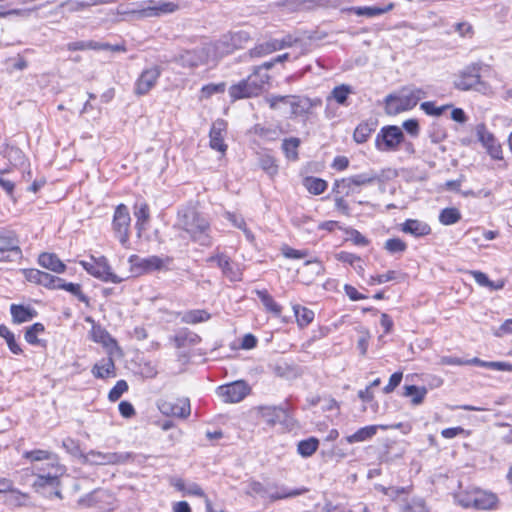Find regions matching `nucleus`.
I'll return each mask as SVG.
<instances>
[{
	"mask_svg": "<svg viewBox=\"0 0 512 512\" xmlns=\"http://www.w3.org/2000/svg\"><path fill=\"white\" fill-rule=\"evenodd\" d=\"M175 227L185 231L194 243L204 247L213 244L210 220L194 207H185L178 211Z\"/></svg>",
	"mask_w": 512,
	"mask_h": 512,
	"instance_id": "f257e3e1",
	"label": "nucleus"
},
{
	"mask_svg": "<svg viewBox=\"0 0 512 512\" xmlns=\"http://www.w3.org/2000/svg\"><path fill=\"white\" fill-rule=\"evenodd\" d=\"M426 97V92L417 87H404L396 94H389L385 99V110L389 115L414 108Z\"/></svg>",
	"mask_w": 512,
	"mask_h": 512,
	"instance_id": "f03ea898",
	"label": "nucleus"
},
{
	"mask_svg": "<svg viewBox=\"0 0 512 512\" xmlns=\"http://www.w3.org/2000/svg\"><path fill=\"white\" fill-rule=\"evenodd\" d=\"M265 102L272 110H279L280 103H285L290 108V117H298L311 112L312 108L321 104L320 99H310L308 97L296 95H269L265 97Z\"/></svg>",
	"mask_w": 512,
	"mask_h": 512,
	"instance_id": "7ed1b4c3",
	"label": "nucleus"
},
{
	"mask_svg": "<svg viewBox=\"0 0 512 512\" xmlns=\"http://www.w3.org/2000/svg\"><path fill=\"white\" fill-rule=\"evenodd\" d=\"M182 67L196 68L201 65L217 62L218 59L214 52L211 42L204 43L192 50H185L174 56L173 60Z\"/></svg>",
	"mask_w": 512,
	"mask_h": 512,
	"instance_id": "20e7f679",
	"label": "nucleus"
},
{
	"mask_svg": "<svg viewBox=\"0 0 512 512\" xmlns=\"http://www.w3.org/2000/svg\"><path fill=\"white\" fill-rule=\"evenodd\" d=\"M252 40L251 34L246 30L229 31L218 40L211 42L217 59L243 49Z\"/></svg>",
	"mask_w": 512,
	"mask_h": 512,
	"instance_id": "39448f33",
	"label": "nucleus"
},
{
	"mask_svg": "<svg viewBox=\"0 0 512 512\" xmlns=\"http://www.w3.org/2000/svg\"><path fill=\"white\" fill-rule=\"evenodd\" d=\"M178 9V5L170 1L147 0L140 3L139 8L131 10L128 13L136 15L138 18L159 17L164 14L173 13Z\"/></svg>",
	"mask_w": 512,
	"mask_h": 512,
	"instance_id": "423d86ee",
	"label": "nucleus"
},
{
	"mask_svg": "<svg viewBox=\"0 0 512 512\" xmlns=\"http://www.w3.org/2000/svg\"><path fill=\"white\" fill-rule=\"evenodd\" d=\"M404 140L402 130L397 126H385L375 138V147L381 152L396 151Z\"/></svg>",
	"mask_w": 512,
	"mask_h": 512,
	"instance_id": "0eeeda50",
	"label": "nucleus"
},
{
	"mask_svg": "<svg viewBox=\"0 0 512 512\" xmlns=\"http://www.w3.org/2000/svg\"><path fill=\"white\" fill-rule=\"evenodd\" d=\"M80 265L92 276L112 283H120L122 278L111 271L107 259L102 256L98 259L91 256L90 261H80Z\"/></svg>",
	"mask_w": 512,
	"mask_h": 512,
	"instance_id": "6e6552de",
	"label": "nucleus"
},
{
	"mask_svg": "<svg viewBox=\"0 0 512 512\" xmlns=\"http://www.w3.org/2000/svg\"><path fill=\"white\" fill-rule=\"evenodd\" d=\"M130 457L131 455L129 453H103L95 450L80 453L81 462L90 465H116L127 462Z\"/></svg>",
	"mask_w": 512,
	"mask_h": 512,
	"instance_id": "1a4fd4ad",
	"label": "nucleus"
},
{
	"mask_svg": "<svg viewBox=\"0 0 512 512\" xmlns=\"http://www.w3.org/2000/svg\"><path fill=\"white\" fill-rule=\"evenodd\" d=\"M481 68L482 65L480 63H472L465 67L454 81L455 87L462 91L471 89L478 90V85L482 84L480 75Z\"/></svg>",
	"mask_w": 512,
	"mask_h": 512,
	"instance_id": "9d476101",
	"label": "nucleus"
},
{
	"mask_svg": "<svg viewBox=\"0 0 512 512\" xmlns=\"http://www.w3.org/2000/svg\"><path fill=\"white\" fill-rule=\"evenodd\" d=\"M207 262L216 263V265L221 269L223 276L230 281L236 282L242 280L243 272L240 265L233 262L224 253H215L214 255L207 258Z\"/></svg>",
	"mask_w": 512,
	"mask_h": 512,
	"instance_id": "9b49d317",
	"label": "nucleus"
},
{
	"mask_svg": "<svg viewBox=\"0 0 512 512\" xmlns=\"http://www.w3.org/2000/svg\"><path fill=\"white\" fill-rule=\"evenodd\" d=\"M130 221L128 208L124 204L118 205L114 213L113 229L122 245H126L129 241Z\"/></svg>",
	"mask_w": 512,
	"mask_h": 512,
	"instance_id": "f8f14e48",
	"label": "nucleus"
},
{
	"mask_svg": "<svg viewBox=\"0 0 512 512\" xmlns=\"http://www.w3.org/2000/svg\"><path fill=\"white\" fill-rule=\"evenodd\" d=\"M250 389L244 381H235L217 388V395L226 403H237L243 400Z\"/></svg>",
	"mask_w": 512,
	"mask_h": 512,
	"instance_id": "ddd939ff",
	"label": "nucleus"
},
{
	"mask_svg": "<svg viewBox=\"0 0 512 512\" xmlns=\"http://www.w3.org/2000/svg\"><path fill=\"white\" fill-rule=\"evenodd\" d=\"M158 409L167 416L186 418L190 415V402L187 398L176 399L175 401L160 400Z\"/></svg>",
	"mask_w": 512,
	"mask_h": 512,
	"instance_id": "4468645a",
	"label": "nucleus"
},
{
	"mask_svg": "<svg viewBox=\"0 0 512 512\" xmlns=\"http://www.w3.org/2000/svg\"><path fill=\"white\" fill-rule=\"evenodd\" d=\"M255 77H247L229 88L231 101L250 98L259 94L260 85L254 82Z\"/></svg>",
	"mask_w": 512,
	"mask_h": 512,
	"instance_id": "2eb2a0df",
	"label": "nucleus"
},
{
	"mask_svg": "<svg viewBox=\"0 0 512 512\" xmlns=\"http://www.w3.org/2000/svg\"><path fill=\"white\" fill-rule=\"evenodd\" d=\"M161 75V68L159 66H152L145 69L135 83V94L142 96L147 94L157 83Z\"/></svg>",
	"mask_w": 512,
	"mask_h": 512,
	"instance_id": "dca6fc26",
	"label": "nucleus"
},
{
	"mask_svg": "<svg viewBox=\"0 0 512 512\" xmlns=\"http://www.w3.org/2000/svg\"><path fill=\"white\" fill-rule=\"evenodd\" d=\"M130 263L135 266L141 268L145 272L158 271L165 268L172 262L171 257L161 258L159 256L153 255L147 258H139L137 255L130 256Z\"/></svg>",
	"mask_w": 512,
	"mask_h": 512,
	"instance_id": "f3484780",
	"label": "nucleus"
},
{
	"mask_svg": "<svg viewBox=\"0 0 512 512\" xmlns=\"http://www.w3.org/2000/svg\"><path fill=\"white\" fill-rule=\"evenodd\" d=\"M226 130V123L223 120H217L212 124L210 129V147L221 153H225L227 145L224 143V132Z\"/></svg>",
	"mask_w": 512,
	"mask_h": 512,
	"instance_id": "a211bd4d",
	"label": "nucleus"
},
{
	"mask_svg": "<svg viewBox=\"0 0 512 512\" xmlns=\"http://www.w3.org/2000/svg\"><path fill=\"white\" fill-rule=\"evenodd\" d=\"M478 137L482 145L486 148L489 155L495 160H501L502 149L494 135L485 129L478 130Z\"/></svg>",
	"mask_w": 512,
	"mask_h": 512,
	"instance_id": "6ab92c4d",
	"label": "nucleus"
},
{
	"mask_svg": "<svg viewBox=\"0 0 512 512\" xmlns=\"http://www.w3.org/2000/svg\"><path fill=\"white\" fill-rule=\"evenodd\" d=\"M0 154L14 166H21L25 162V155L21 149L6 141H0Z\"/></svg>",
	"mask_w": 512,
	"mask_h": 512,
	"instance_id": "aec40b11",
	"label": "nucleus"
},
{
	"mask_svg": "<svg viewBox=\"0 0 512 512\" xmlns=\"http://www.w3.org/2000/svg\"><path fill=\"white\" fill-rule=\"evenodd\" d=\"M287 45H289V43L285 42L284 40L272 39L265 43L256 45L249 51V54L251 57H261L274 51L283 49Z\"/></svg>",
	"mask_w": 512,
	"mask_h": 512,
	"instance_id": "412c9836",
	"label": "nucleus"
},
{
	"mask_svg": "<svg viewBox=\"0 0 512 512\" xmlns=\"http://www.w3.org/2000/svg\"><path fill=\"white\" fill-rule=\"evenodd\" d=\"M86 321L92 323L90 335L94 342L100 343L106 348H111L116 345V341L111 337V335L100 325L95 324L91 317H87Z\"/></svg>",
	"mask_w": 512,
	"mask_h": 512,
	"instance_id": "4be33fe9",
	"label": "nucleus"
},
{
	"mask_svg": "<svg viewBox=\"0 0 512 512\" xmlns=\"http://www.w3.org/2000/svg\"><path fill=\"white\" fill-rule=\"evenodd\" d=\"M271 490L268 494V498L270 501H277L287 498H293L300 495H303L308 492V489L305 487L296 488V489H287L285 487H277L276 485H270Z\"/></svg>",
	"mask_w": 512,
	"mask_h": 512,
	"instance_id": "5701e85b",
	"label": "nucleus"
},
{
	"mask_svg": "<svg viewBox=\"0 0 512 512\" xmlns=\"http://www.w3.org/2000/svg\"><path fill=\"white\" fill-rule=\"evenodd\" d=\"M386 430L388 426L385 425H370L365 426L358 429L354 434L349 435L345 438L346 442L349 444L356 442H364L371 439L374 435H376L378 429Z\"/></svg>",
	"mask_w": 512,
	"mask_h": 512,
	"instance_id": "b1692460",
	"label": "nucleus"
},
{
	"mask_svg": "<svg viewBox=\"0 0 512 512\" xmlns=\"http://www.w3.org/2000/svg\"><path fill=\"white\" fill-rule=\"evenodd\" d=\"M402 231L415 237H423L431 233V228L426 222L408 219L402 224Z\"/></svg>",
	"mask_w": 512,
	"mask_h": 512,
	"instance_id": "393cba45",
	"label": "nucleus"
},
{
	"mask_svg": "<svg viewBox=\"0 0 512 512\" xmlns=\"http://www.w3.org/2000/svg\"><path fill=\"white\" fill-rule=\"evenodd\" d=\"M38 263L45 269L51 270L55 273H63L66 265L54 253H42L39 255Z\"/></svg>",
	"mask_w": 512,
	"mask_h": 512,
	"instance_id": "a878e982",
	"label": "nucleus"
},
{
	"mask_svg": "<svg viewBox=\"0 0 512 512\" xmlns=\"http://www.w3.org/2000/svg\"><path fill=\"white\" fill-rule=\"evenodd\" d=\"M473 502L474 508L476 509H492L497 502V497L493 493H488L482 490H474Z\"/></svg>",
	"mask_w": 512,
	"mask_h": 512,
	"instance_id": "bb28decb",
	"label": "nucleus"
},
{
	"mask_svg": "<svg viewBox=\"0 0 512 512\" xmlns=\"http://www.w3.org/2000/svg\"><path fill=\"white\" fill-rule=\"evenodd\" d=\"M10 312L13 321L18 324L28 322L37 315L34 309L16 304L11 305Z\"/></svg>",
	"mask_w": 512,
	"mask_h": 512,
	"instance_id": "cd10ccee",
	"label": "nucleus"
},
{
	"mask_svg": "<svg viewBox=\"0 0 512 512\" xmlns=\"http://www.w3.org/2000/svg\"><path fill=\"white\" fill-rule=\"evenodd\" d=\"M353 88L350 85L347 84H341L338 86H335L330 95L327 97V100H334L336 103L342 106H348V98L349 95L353 94Z\"/></svg>",
	"mask_w": 512,
	"mask_h": 512,
	"instance_id": "c85d7f7f",
	"label": "nucleus"
},
{
	"mask_svg": "<svg viewBox=\"0 0 512 512\" xmlns=\"http://www.w3.org/2000/svg\"><path fill=\"white\" fill-rule=\"evenodd\" d=\"M261 412L265 422L270 426L284 421L287 417L286 410L281 407H263Z\"/></svg>",
	"mask_w": 512,
	"mask_h": 512,
	"instance_id": "c756f323",
	"label": "nucleus"
},
{
	"mask_svg": "<svg viewBox=\"0 0 512 512\" xmlns=\"http://www.w3.org/2000/svg\"><path fill=\"white\" fill-rule=\"evenodd\" d=\"M115 364L111 357L104 358L96 363L92 368V374L96 378L104 379L109 376H114Z\"/></svg>",
	"mask_w": 512,
	"mask_h": 512,
	"instance_id": "7c9ffc66",
	"label": "nucleus"
},
{
	"mask_svg": "<svg viewBox=\"0 0 512 512\" xmlns=\"http://www.w3.org/2000/svg\"><path fill=\"white\" fill-rule=\"evenodd\" d=\"M332 192L336 195L349 196L355 192H359V189L354 184L351 176L335 180L332 187Z\"/></svg>",
	"mask_w": 512,
	"mask_h": 512,
	"instance_id": "2f4dec72",
	"label": "nucleus"
},
{
	"mask_svg": "<svg viewBox=\"0 0 512 512\" xmlns=\"http://www.w3.org/2000/svg\"><path fill=\"white\" fill-rule=\"evenodd\" d=\"M12 253L14 257H22L19 241L14 236L0 237V254Z\"/></svg>",
	"mask_w": 512,
	"mask_h": 512,
	"instance_id": "473e14b6",
	"label": "nucleus"
},
{
	"mask_svg": "<svg viewBox=\"0 0 512 512\" xmlns=\"http://www.w3.org/2000/svg\"><path fill=\"white\" fill-rule=\"evenodd\" d=\"M256 295L259 297L266 311L275 316H280L282 307L273 299L267 290H255Z\"/></svg>",
	"mask_w": 512,
	"mask_h": 512,
	"instance_id": "72a5a7b5",
	"label": "nucleus"
},
{
	"mask_svg": "<svg viewBox=\"0 0 512 512\" xmlns=\"http://www.w3.org/2000/svg\"><path fill=\"white\" fill-rule=\"evenodd\" d=\"M134 216L136 218V228L141 232L146 229V225L150 219L149 206L145 202L136 204Z\"/></svg>",
	"mask_w": 512,
	"mask_h": 512,
	"instance_id": "f704fd0d",
	"label": "nucleus"
},
{
	"mask_svg": "<svg viewBox=\"0 0 512 512\" xmlns=\"http://www.w3.org/2000/svg\"><path fill=\"white\" fill-rule=\"evenodd\" d=\"M258 164L261 169L271 178L278 174L279 166L276 159L270 154H260Z\"/></svg>",
	"mask_w": 512,
	"mask_h": 512,
	"instance_id": "c9c22d12",
	"label": "nucleus"
},
{
	"mask_svg": "<svg viewBox=\"0 0 512 512\" xmlns=\"http://www.w3.org/2000/svg\"><path fill=\"white\" fill-rule=\"evenodd\" d=\"M211 315L203 309L186 311L181 315V321L186 324H197L208 321Z\"/></svg>",
	"mask_w": 512,
	"mask_h": 512,
	"instance_id": "e433bc0d",
	"label": "nucleus"
},
{
	"mask_svg": "<svg viewBox=\"0 0 512 512\" xmlns=\"http://www.w3.org/2000/svg\"><path fill=\"white\" fill-rule=\"evenodd\" d=\"M428 390L426 387H418L415 385L404 386L403 396L411 397V403L413 405H419L423 402Z\"/></svg>",
	"mask_w": 512,
	"mask_h": 512,
	"instance_id": "4c0bfd02",
	"label": "nucleus"
},
{
	"mask_svg": "<svg viewBox=\"0 0 512 512\" xmlns=\"http://www.w3.org/2000/svg\"><path fill=\"white\" fill-rule=\"evenodd\" d=\"M303 186L313 195H320L327 189V182L317 177H306L303 180Z\"/></svg>",
	"mask_w": 512,
	"mask_h": 512,
	"instance_id": "58836bf2",
	"label": "nucleus"
},
{
	"mask_svg": "<svg viewBox=\"0 0 512 512\" xmlns=\"http://www.w3.org/2000/svg\"><path fill=\"white\" fill-rule=\"evenodd\" d=\"M300 146V139L291 137L283 140L282 150L288 160L295 161L298 159V148Z\"/></svg>",
	"mask_w": 512,
	"mask_h": 512,
	"instance_id": "ea45409f",
	"label": "nucleus"
},
{
	"mask_svg": "<svg viewBox=\"0 0 512 512\" xmlns=\"http://www.w3.org/2000/svg\"><path fill=\"white\" fill-rule=\"evenodd\" d=\"M319 441L314 437H310L305 440H301L297 445V452L302 457L312 456L318 449Z\"/></svg>",
	"mask_w": 512,
	"mask_h": 512,
	"instance_id": "a19ab883",
	"label": "nucleus"
},
{
	"mask_svg": "<svg viewBox=\"0 0 512 512\" xmlns=\"http://www.w3.org/2000/svg\"><path fill=\"white\" fill-rule=\"evenodd\" d=\"M293 311L299 326L304 327L310 324L314 319V312L301 305H294Z\"/></svg>",
	"mask_w": 512,
	"mask_h": 512,
	"instance_id": "79ce46f5",
	"label": "nucleus"
},
{
	"mask_svg": "<svg viewBox=\"0 0 512 512\" xmlns=\"http://www.w3.org/2000/svg\"><path fill=\"white\" fill-rule=\"evenodd\" d=\"M0 336L5 339L9 350L15 354L19 355L22 353V349L20 345L16 342L15 336L10 329L4 324L0 325Z\"/></svg>",
	"mask_w": 512,
	"mask_h": 512,
	"instance_id": "37998d69",
	"label": "nucleus"
},
{
	"mask_svg": "<svg viewBox=\"0 0 512 512\" xmlns=\"http://www.w3.org/2000/svg\"><path fill=\"white\" fill-rule=\"evenodd\" d=\"M272 67V63H266L264 67H257L254 72L248 77H255L254 82L260 85L259 93L263 90L264 86L268 83L270 77L267 70Z\"/></svg>",
	"mask_w": 512,
	"mask_h": 512,
	"instance_id": "c03bdc74",
	"label": "nucleus"
},
{
	"mask_svg": "<svg viewBox=\"0 0 512 512\" xmlns=\"http://www.w3.org/2000/svg\"><path fill=\"white\" fill-rule=\"evenodd\" d=\"M471 274L476 283L479 284L480 286L488 287L491 290H500L504 286V283L502 281L494 283L488 278V276L485 273L481 271H472Z\"/></svg>",
	"mask_w": 512,
	"mask_h": 512,
	"instance_id": "a18cd8bd",
	"label": "nucleus"
},
{
	"mask_svg": "<svg viewBox=\"0 0 512 512\" xmlns=\"http://www.w3.org/2000/svg\"><path fill=\"white\" fill-rule=\"evenodd\" d=\"M461 219V213L457 208H445L440 212L439 221L443 225H452Z\"/></svg>",
	"mask_w": 512,
	"mask_h": 512,
	"instance_id": "49530a36",
	"label": "nucleus"
},
{
	"mask_svg": "<svg viewBox=\"0 0 512 512\" xmlns=\"http://www.w3.org/2000/svg\"><path fill=\"white\" fill-rule=\"evenodd\" d=\"M373 131L374 128L372 125H369L368 123H361L356 127L353 139L359 144L365 143Z\"/></svg>",
	"mask_w": 512,
	"mask_h": 512,
	"instance_id": "de8ad7c7",
	"label": "nucleus"
},
{
	"mask_svg": "<svg viewBox=\"0 0 512 512\" xmlns=\"http://www.w3.org/2000/svg\"><path fill=\"white\" fill-rule=\"evenodd\" d=\"M226 218H227L230 222H232V224H233L235 227H237V228L241 229V230L244 232V234H245V236H246L247 240H249L250 242H252V241L254 240V235H253V233H252V232L247 228L246 223H245V220H244V218H243V217H241V216H238V215H236V214H233V213L228 212V213L226 214Z\"/></svg>",
	"mask_w": 512,
	"mask_h": 512,
	"instance_id": "09e8293b",
	"label": "nucleus"
},
{
	"mask_svg": "<svg viewBox=\"0 0 512 512\" xmlns=\"http://www.w3.org/2000/svg\"><path fill=\"white\" fill-rule=\"evenodd\" d=\"M354 184L359 189L362 186L370 185L378 180V175L374 171H369L365 173H360L357 175L351 176Z\"/></svg>",
	"mask_w": 512,
	"mask_h": 512,
	"instance_id": "8fccbe9b",
	"label": "nucleus"
},
{
	"mask_svg": "<svg viewBox=\"0 0 512 512\" xmlns=\"http://www.w3.org/2000/svg\"><path fill=\"white\" fill-rule=\"evenodd\" d=\"M58 289L66 290L76 296L79 301L88 303V297L82 293L80 284L66 283L63 279H61Z\"/></svg>",
	"mask_w": 512,
	"mask_h": 512,
	"instance_id": "3c124183",
	"label": "nucleus"
},
{
	"mask_svg": "<svg viewBox=\"0 0 512 512\" xmlns=\"http://www.w3.org/2000/svg\"><path fill=\"white\" fill-rule=\"evenodd\" d=\"M420 108L427 114L431 116H440L442 115L447 109L452 108V104H447L443 106L437 107L434 102L427 101L423 102L420 105Z\"/></svg>",
	"mask_w": 512,
	"mask_h": 512,
	"instance_id": "603ef678",
	"label": "nucleus"
},
{
	"mask_svg": "<svg viewBox=\"0 0 512 512\" xmlns=\"http://www.w3.org/2000/svg\"><path fill=\"white\" fill-rule=\"evenodd\" d=\"M91 2L92 0H68L63 2L61 6L69 12H79L93 6Z\"/></svg>",
	"mask_w": 512,
	"mask_h": 512,
	"instance_id": "864d4df0",
	"label": "nucleus"
},
{
	"mask_svg": "<svg viewBox=\"0 0 512 512\" xmlns=\"http://www.w3.org/2000/svg\"><path fill=\"white\" fill-rule=\"evenodd\" d=\"M271 490V486H265L262 483L258 481H252L248 485L247 494L251 496H261V497H267Z\"/></svg>",
	"mask_w": 512,
	"mask_h": 512,
	"instance_id": "5fc2aeb1",
	"label": "nucleus"
},
{
	"mask_svg": "<svg viewBox=\"0 0 512 512\" xmlns=\"http://www.w3.org/2000/svg\"><path fill=\"white\" fill-rule=\"evenodd\" d=\"M44 332V325L41 323H35L29 328H27L25 332V340L32 345H36L39 343L37 335Z\"/></svg>",
	"mask_w": 512,
	"mask_h": 512,
	"instance_id": "6e6d98bb",
	"label": "nucleus"
},
{
	"mask_svg": "<svg viewBox=\"0 0 512 512\" xmlns=\"http://www.w3.org/2000/svg\"><path fill=\"white\" fill-rule=\"evenodd\" d=\"M226 85L224 82L214 84L210 83L204 85L201 88V99H208L214 94L223 93L225 91Z\"/></svg>",
	"mask_w": 512,
	"mask_h": 512,
	"instance_id": "4d7b16f0",
	"label": "nucleus"
},
{
	"mask_svg": "<svg viewBox=\"0 0 512 512\" xmlns=\"http://www.w3.org/2000/svg\"><path fill=\"white\" fill-rule=\"evenodd\" d=\"M384 248L391 254L403 253L407 249V244L399 238H391L385 242Z\"/></svg>",
	"mask_w": 512,
	"mask_h": 512,
	"instance_id": "13d9d810",
	"label": "nucleus"
},
{
	"mask_svg": "<svg viewBox=\"0 0 512 512\" xmlns=\"http://www.w3.org/2000/svg\"><path fill=\"white\" fill-rule=\"evenodd\" d=\"M348 11L357 16H365L368 18L380 15L379 7L375 6L351 7Z\"/></svg>",
	"mask_w": 512,
	"mask_h": 512,
	"instance_id": "bf43d9fd",
	"label": "nucleus"
},
{
	"mask_svg": "<svg viewBox=\"0 0 512 512\" xmlns=\"http://www.w3.org/2000/svg\"><path fill=\"white\" fill-rule=\"evenodd\" d=\"M60 281L61 278L42 271L39 284L49 289H58Z\"/></svg>",
	"mask_w": 512,
	"mask_h": 512,
	"instance_id": "052dcab7",
	"label": "nucleus"
},
{
	"mask_svg": "<svg viewBox=\"0 0 512 512\" xmlns=\"http://www.w3.org/2000/svg\"><path fill=\"white\" fill-rule=\"evenodd\" d=\"M403 512H428V509L423 499L415 498L404 506Z\"/></svg>",
	"mask_w": 512,
	"mask_h": 512,
	"instance_id": "680f3d73",
	"label": "nucleus"
},
{
	"mask_svg": "<svg viewBox=\"0 0 512 512\" xmlns=\"http://www.w3.org/2000/svg\"><path fill=\"white\" fill-rule=\"evenodd\" d=\"M128 390V384L125 380L117 381L116 385L109 392V400L117 401L124 392Z\"/></svg>",
	"mask_w": 512,
	"mask_h": 512,
	"instance_id": "e2e57ef3",
	"label": "nucleus"
},
{
	"mask_svg": "<svg viewBox=\"0 0 512 512\" xmlns=\"http://www.w3.org/2000/svg\"><path fill=\"white\" fill-rule=\"evenodd\" d=\"M474 490L465 493H458L455 495L456 502L464 508H474L473 502Z\"/></svg>",
	"mask_w": 512,
	"mask_h": 512,
	"instance_id": "0e129e2a",
	"label": "nucleus"
},
{
	"mask_svg": "<svg viewBox=\"0 0 512 512\" xmlns=\"http://www.w3.org/2000/svg\"><path fill=\"white\" fill-rule=\"evenodd\" d=\"M51 455L49 451L37 449L25 452L24 457L31 461H41L50 459Z\"/></svg>",
	"mask_w": 512,
	"mask_h": 512,
	"instance_id": "69168bd1",
	"label": "nucleus"
},
{
	"mask_svg": "<svg viewBox=\"0 0 512 512\" xmlns=\"http://www.w3.org/2000/svg\"><path fill=\"white\" fill-rule=\"evenodd\" d=\"M403 378L402 372H395L391 375L388 384L383 388V392L385 394L392 393L395 388L401 383V380Z\"/></svg>",
	"mask_w": 512,
	"mask_h": 512,
	"instance_id": "338daca9",
	"label": "nucleus"
},
{
	"mask_svg": "<svg viewBox=\"0 0 512 512\" xmlns=\"http://www.w3.org/2000/svg\"><path fill=\"white\" fill-rule=\"evenodd\" d=\"M494 336L503 337L505 335H512V318L506 319L494 332Z\"/></svg>",
	"mask_w": 512,
	"mask_h": 512,
	"instance_id": "774afa93",
	"label": "nucleus"
}]
</instances>
